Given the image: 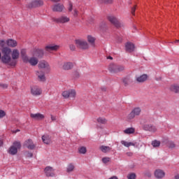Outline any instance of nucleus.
Here are the masks:
<instances>
[{"instance_id": "22", "label": "nucleus", "mask_w": 179, "mask_h": 179, "mask_svg": "<svg viewBox=\"0 0 179 179\" xmlns=\"http://www.w3.org/2000/svg\"><path fill=\"white\" fill-rule=\"evenodd\" d=\"M34 57H37L38 58H43L44 55V50L43 49H36L33 53Z\"/></svg>"}, {"instance_id": "18", "label": "nucleus", "mask_w": 179, "mask_h": 179, "mask_svg": "<svg viewBox=\"0 0 179 179\" xmlns=\"http://www.w3.org/2000/svg\"><path fill=\"white\" fill-rule=\"evenodd\" d=\"M166 176V173H164V171L162 169H157L155 171V177L157 179H162L164 178V176Z\"/></svg>"}, {"instance_id": "6", "label": "nucleus", "mask_w": 179, "mask_h": 179, "mask_svg": "<svg viewBox=\"0 0 179 179\" xmlns=\"http://www.w3.org/2000/svg\"><path fill=\"white\" fill-rule=\"evenodd\" d=\"M22 148V145H20V142L15 141L13 143V145L9 148L8 153L12 155H16L17 153V149H20Z\"/></svg>"}, {"instance_id": "53", "label": "nucleus", "mask_w": 179, "mask_h": 179, "mask_svg": "<svg viewBox=\"0 0 179 179\" xmlns=\"http://www.w3.org/2000/svg\"><path fill=\"white\" fill-rule=\"evenodd\" d=\"M3 145V141L0 139V148Z\"/></svg>"}, {"instance_id": "26", "label": "nucleus", "mask_w": 179, "mask_h": 179, "mask_svg": "<svg viewBox=\"0 0 179 179\" xmlns=\"http://www.w3.org/2000/svg\"><path fill=\"white\" fill-rule=\"evenodd\" d=\"M42 141L43 143H45L46 145H50V143H51V138L48 134H44L42 136Z\"/></svg>"}, {"instance_id": "61", "label": "nucleus", "mask_w": 179, "mask_h": 179, "mask_svg": "<svg viewBox=\"0 0 179 179\" xmlns=\"http://www.w3.org/2000/svg\"><path fill=\"white\" fill-rule=\"evenodd\" d=\"M15 1H20V0H15Z\"/></svg>"}, {"instance_id": "48", "label": "nucleus", "mask_w": 179, "mask_h": 179, "mask_svg": "<svg viewBox=\"0 0 179 179\" xmlns=\"http://www.w3.org/2000/svg\"><path fill=\"white\" fill-rule=\"evenodd\" d=\"M0 87L1 89H8V85L6 84H0Z\"/></svg>"}, {"instance_id": "32", "label": "nucleus", "mask_w": 179, "mask_h": 179, "mask_svg": "<svg viewBox=\"0 0 179 179\" xmlns=\"http://www.w3.org/2000/svg\"><path fill=\"white\" fill-rule=\"evenodd\" d=\"M96 122H98V124L105 125V124H107V119L103 117H99L96 119Z\"/></svg>"}, {"instance_id": "21", "label": "nucleus", "mask_w": 179, "mask_h": 179, "mask_svg": "<svg viewBox=\"0 0 179 179\" xmlns=\"http://www.w3.org/2000/svg\"><path fill=\"white\" fill-rule=\"evenodd\" d=\"M125 48L127 52H134L135 50V45L132 43L128 42L125 45Z\"/></svg>"}, {"instance_id": "49", "label": "nucleus", "mask_w": 179, "mask_h": 179, "mask_svg": "<svg viewBox=\"0 0 179 179\" xmlns=\"http://www.w3.org/2000/svg\"><path fill=\"white\" fill-rule=\"evenodd\" d=\"M135 10H136V6H134L131 8V14L133 15V16H135Z\"/></svg>"}, {"instance_id": "1", "label": "nucleus", "mask_w": 179, "mask_h": 179, "mask_svg": "<svg viewBox=\"0 0 179 179\" xmlns=\"http://www.w3.org/2000/svg\"><path fill=\"white\" fill-rule=\"evenodd\" d=\"M1 52L3 54V56H1L0 58L1 62H3V64H8L10 66H15V65L11 64L12 57H10V52H12V50L9 48H4L1 49Z\"/></svg>"}, {"instance_id": "33", "label": "nucleus", "mask_w": 179, "mask_h": 179, "mask_svg": "<svg viewBox=\"0 0 179 179\" xmlns=\"http://www.w3.org/2000/svg\"><path fill=\"white\" fill-rule=\"evenodd\" d=\"M121 143L125 146V148H129V146H135V143L133 142H128L125 141H122Z\"/></svg>"}, {"instance_id": "31", "label": "nucleus", "mask_w": 179, "mask_h": 179, "mask_svg": "<svg viewBox=\"0 0 179 179\" xmlns=\"http://www.w3.org/2000/svg\"><path fill=\"white\" fill-rule=\"evenodd\" d=\"M170 90H171V92H174V93H178L179 92V85L177 84L172 85L170 87Z\"/></svg>"}, {"instance_id": "11", "label": "nucleus", "mask_w": 179, "mask_h": 179, "mask_svg": "<svg viewBox=\"0 0 179 179\" xmlns=\"http://www.w3.org/2000/svg\"><path fill=\"white\" fill-rule=\"evenodd\" d=\"M125 69V67L124 66H116L114 64L110 65L109 67V71L110 72H113V73H118V72H122Z\"/></svg>"}, {"instance_id": "35", "label": "nucleus", "mask_w": 179, "mask_h": 179, "mask_svg": "<svg viewBox=\"0 0 179 179\" xmlns=\"http://www.w3.org/2000/svg\"><path fill=\"white\" fill-rule=\"evenodd\" d=\"M87 41L88 43H90V44H91L92 45H94V41H96V38H94V37L89 35L87 36Z\"/></svg>"}, {"instance_id": "5", "label": "nucleus", "mask_w": 179, "mask_h": 179, "mask_svg": "<svg viewBox=\"0 0 179 179\" xmlns=\"http://www.w3.org/2000/svg\"><path fill=\"white\" fill-rule=\"evenodd\" d=\"M19 57H20V53L19 52V50L14 49L11 52V65H14L16 66V64H17V60L19 59Z\"/></svg>"}, {"instance_id": "44", "label": "nucleus", "mask_w": 179, "mask_h": 179, "mask_svg": "<svg viewBox=\"0 0 179 179\" xmlns=\"http://www.w3.org/2000/svg\"><path fill=\"white\" fill-rule=\"evenodd\" d=\"M68 10L69 12H72V10H73V5H72V3H69Z\"/></svg>"}, {"instance_id": "51", "label": "nucleus", "mask_w": 179, "mask_h": 179, "mask_svg": "<svg viewBox=\"0 0 179 179\" xmlns=\"http://www.w3.org/2000/svg\"><path fill=\"white\" fill-rule=\"evenodd\" d=\"M51 120H52V121H56L57 120V117H55V116H54V115H51Z\"/></svg>"}, {"instance_id": "39", "label": "nucleus", "mask_w": 179, "mask_h": 179, "mask_svg": "<svg viewBox=\"0 0 179 179\" xmlns=\"http://www.w3.org/2000/svg\"><path fill=\"white\" fill-rule=\"evenodd\" d=\"M86 152H87L86 147H81L79 148V153H80L81 155L86 154Z\"/></svg>"}, {"instance_id": "2", "label": "nucleus", "mask_w": 179, "mask_h": 179, "mask_svg": "<svg viewBox=\"0 0 179 179\" xmlns=\"http://www.w3.org/2000/svg\"><path fill=\"white\" fill-rule=\"evenodd\" d=\"M52 20L59 24H66L71 22V18L66 15H61L59 17H52Z\"/></svg>"}, {"instance_id": "30", "label": "nucleus", "mask_w": 179, "mask_h": 179, "mask_svg": "<svg viewBox=\"0 0 179 179\" xmlns=\"http://www.w3.org/2000/svg\"><path fill=\"white\" fill-rule=\"evenodd\" d=\"M124 133L127 135H131V134H135V129L134 127H129L124 130Z\"/></svg>"}, {"instance_id": "10", "label": "nucleus", "mask_w": 179, "mask_h": 179, "mask_svg": "<svg viewBox=\"0 0 179 179\" xmlns=\"http://www.w3.org/2000/svg\"><path fill=\"white\" fill-rule=\"evenodd\" d=\"M108 20H109V22L117 28L121 27V26H122L121 22H120L118 19H117V17L114 15L108 16Z\"/></svg>"}, {"instance_id": "43", "label": "nucleus", "mask_w": 179, "mask_h": 179, "mask_svg": "<svg viewBox=\"0 0 179 179\" xmlns=\"http://www.w3.org/2000/svg\"><path fill=\"white\" fill-rule=\"evenodd\" d=\"M168 146L170 149H173V148H176V144L173 141H169L168 143Z\"/></svg>"}, {"instance_id": "37", "label": "nucleus", "mask_w": 179, "mask_h": 179, "mask_svg": "<svg viewBox=\"0 0 179 179\" xmlns=\"http://www.w3.org/2000/svg\"><path fill=\"white\" fill-rule=\"evenodd\" d=\"M109 162H111V158H110L108 157H105L102 158V162L104 164H107V163H109Z\"/></svg>"}, {"instance_id": "25", "label": "nucleus", "mask_w": 179, "mask_h": 179, "mask_svg": "<svg viewBox=\"0 0 179 179\" xmlns=\"http://www.w3.org/2000/svg\"><path fill=\"white\" fill-rule=\"evenodd\" d=\"M64 71H69L73 68V63L71 62H64L62 66Z\"/></svg>"}, {"instance_id": "12", "label": "nucleus", "mask_w": 179, "mask_h": 179, "mask_svg": "<svg viewBox=\"0 0 179 179\" xmlns=\"http://www.w3.org/2000/svg\"><path fill=\"white\" fill-rule=\"evenodd\" d=\"M64 9H65V6L62 3H56L52 6V10L53 12H63Z\"/></svg>"}, {"instance_id": "59", "label": "nucleus", "mask_w": 179, "mask_h": 179, "mask_svg": "<svg viewBox=\"0 0 179 179\" xmlns=\"http://www.w3.org/2000/svg\"><path fill=\"white\" fill-rule=\"evenodd\" d=\"M176 43H179V40H177V41H176Z\"/></svg>"}, {"instance_id": "34", "label": "nucleus", "mask_w": 179, "mask_h": 179, "mask_svg": "<svg viewBox=\"0 0 179 179\" xmlns=\"http://www.w3.org/2000/svg\"><path fill=\"white\" fill-rule=\"evenodd\" d=\"M75 170V164H69L66 168L67 173H72Z\"/></svg>"}, {"instance_id": "14", "label": "nucleus", "mask_w": 179, "mask_h": 179, "mask_svg": "<svg viewBox=\"0 0 179 179\" xmlns=\"http://www.w3.org/2000/svg\"><path fill=\"white\" fill-rule=\"evenodd\" d=\"M25 64H29L31 66H36L37 64H38V59L35 57H32L31 58H27V61L24 62Z\"/></svg>"}, {"instance_id": "54", "label": "nucleus", "mask_w": 179, "mask_h": 179, "mask_svg": "<svg viewBox=\"0 0 179 179\" xmlns=\"http://www.w3.org/2000/svg\"><path fill=\"white\" fill-rule=\"evenodd\" d=\"M101 89L102 92H106V87H101Z\"/></svg>"}, {"instance_id": "60", "label": "nucleus", "mask_w": 179, "mask_h": 179, "mask_svg": "<svg viewBox=\"0 0 179 179\" xmlns=\"http://www.w3.org/2000/svg\"><path fill=\"white\" fill-rule=\"evenodd\" d=\"M0 59H1V52H0Z\"/></svg>"}, {"instance_id": "19", "label": "nucleus", "mask_w": 179, "mask_h": 179, "mask_svg": "<svg viewBox=\"0 0 179 179\" xmlns=\"http://www.w3.org/2000/svg\"><path fill=\"white\" fill-rule=\"evenodd\" d=\"M59 48L58 45H48L45 47V51L48 52H51V51H57Z\"/></svg>"}, {"instance_id": "27", "label": "nucleus", "mask_w": 179, "mask_h": 179, "mask_svg": "<svg viewBox=\"0 0 179 179\" xmlns=\"http://www.w3.org/2000/svg\"><path fill=\"white\" fill-rule=\"evenodd\" d=\"M136 80L137 82H138V83H142L143 82H145V80H148V75L143 74L142 76H140L136 78Z\"/></svg>"}, {"instance_id": "3", "label": "nucleus", "mask_w": 179, "mask_h": 179, "mask_svg": "<svg viewBox=\"0 0 179 179\" xmlns=\"http://www.w3.org/2000/svg\"><path fill=\"white\" fill-rule=\"evenodd\" d=\"M75 44L80 50H89V43L84 39H76Z\"/></svg>"}, {"instance_id": "7", "label": "nucleus", "mask_w": 179, "mask_h": 179, "mask_svg": "<svg viewBox=\"0 0 179 179\" xmlns=\"http://www.w3.org/2000/svg\"><path fill=\"white\" fill-rule=\"evenodd\" d=\"M44 5V1L43 0H32L31 2L27 4V8L31 9L33 8H39Z\"/></svg>"}, {"instance_id": "50", "label": "nucleus", "mask_w": 179, "mask_h": 179, "mask_svg": "<svg viewBox=\"0 0 179 179\" xmlns=\"http://www.w3.org/2000/svg\"><path fill=\"white\" fill-rule=\"evenodd\" d=\"M26 156L27 157H31L33 156V153L27 152Z\"/></svg>"}, {"instance_id": "8", "label": "nucleus", "mask_w": 179, "mask_h": 179, "mask_svg": "<svg viewBox=\"0 0 179 179\" xmlns=\"http://www.w3.org/2000/svg\"><path fill=\"white\" fill-rule=\"evenodd\" d=\"M62 95L64 99H75L76 97V91L75 90H69L64 91Z\"/></svg>"}, {"instance_id": "24", "label": "nucleus", "mask_w": 179, "mask_h": 179, "mask_svg": "<svg viewBox=\"0 0 179 179\" xmlns=\"http://www.w3.org/2000/svg\"><path fill=\"white\" fill-rule=\"evenodd\" d=\"M6 44L8 45V47H10L11 48H15V47H17V41H16L13 39L7 40Z\"/></svg>"}, {"instance_id": "45", "label": "nucleus", "mask_w": 179, "mask_h": 179, "mask_svg": "<svg viewBox=\"0 0 179 179\" xmlns=\"http://www.w3.org/2000/svg\"><path fill=\"white\" fill-rule=\"evenodd\" d=\"M72 15H73L74 17H78V11L77 10L76 8L73 9V11L72 13Z\"/></svg>"}, {"instance_id": "29", "label": "nucleus", "mask_w": 179, "mask_h": 179, "mask_svg": "<svg viewBox=\"0 0 179 179\" xmlns=\"http://www.w3.org/2000/svg\"><path fill=\"white\" fill-rule=\"evenodd\" d=\"M99 149L103 153H108V152H111V147L110 146L101 145Z\"/></svg>"}, {"instance_id": "16", "label": "nucleus", "mask_w": 179, "mask_h": 179, "mask_svg": "<svg viewBox=\"0 0 179 179\" xmlns=\"http://www.w3.org/2000/svg\"><path fill=\"white\" fill-rule=\"evenodd\" d=\"M31 93L33 96H40L43 92L41 91V88L34 86L31 88Z\"/></svg>"}, {"instance_id": "13", "label": "nucleus", "mask_w": 179, "mask_h": 179, "mask_svg": "<svg viewBox=\"0 0 179 179\" xmlns=\"http://www.w3.org/2000/svg\"><path fill=\"white\" fill-rule=\"evenodd\" d=\"M35 74L37 76L40 82H45V73L41 70L35 71Z\"/></svg>"}, {"instance_id": "36", "label": "nucleus", "mask_w": 179, "mask_h": 179, "mask_svg": "<svg viewBox=\"0 0 179 179\" xmlns=\"http://www.w3.org/2000/svg\"><path fill=\"white\" fill-rule=\"evenodd\" d=\"M5 45H6V42H5L3 40L0 41V48L1 50H3V48H8V47Z\"/></svg>"}, {"instance_id": "55", "label": "nucleus", "mask_w": 179, "mask_h": 179, "mask_svg": "<svg viewBox=\"0 0 179 179\" xmlns=\"http://www.w3.org/2000/svg\"><path fill=\"white\" fill-rule=\"evenodd\" d=\"M52 1V2H59V1H61V0H51Z\"/></svg>"}, {"instance_id": "56", "label": "nucleus", "mask_w": 179, "mask_h": 179, "mask_svg": "<svg viewBox=\"0 0 179 179\" xmlns=\"http://www.w3.org/2000/svg\"><path fill=\"white\" fill-rule=\"evenodd\" d=\"M175 179H179V175L178 174L175 176Z\"/></svg>"}, {"instance_id": "17", "label": "nucleus", "mask_w": 179, "mask_h": 179, "mask_svg": "<svg viewBox=\"0 0 179 179\" xmlns=\"http://www.w3.org/2000/svg\"><path fill=\"white\" fill-rule=\"evenodd\" d=\"M143 129H144V131H149V132H156V131H157L156 126L152 124H144Z\"/></svg>"}, {"instance_id": "28", "label": "nucleus", "mask_w": 179, "mask_h": 179, "mask_svg": "<svg viewBox=\"0 0 179 179\" xmlns=\"http://www.w3.org/2000/svg\"><path fill=\"white\" fill-rule=\"evenodd\" d=\"M27 51L26 49H22L20 51L21 57L22 58L23 62L25 61H27V59L29 58V56L26 54Z\"/></svg>"}, {"instance_id": "47", "label": "nucleus", "mask_w": 179, "mask_h": 179, "mask_svg": "<svg viewBox=\"0 0 179 179\" xmlns=\"http://www.w3.org/2000/svg\"><path fill=\"white\" fill-rule=\"evenodd\" d=\"M69 48L71 51H75L76 50V46H75L73 44H71L69 45Z\"/></svg>"}, {"instance_id": "57", "label": "nucleus", "mask_w": 179, "mask_h": 179, "mask_svg": "<svg viewBox=\"0 0 179 179\" xmlns=\"http://www.w3.org/2000/svg\"><path fill=\"white\" fill-rule=\"evenodd\" d=\"M107 59H113V57L108 56V57H107Z\"/></svg>"}, {"instance_id": "9", "label": "nucleus", "mask_w": 179, "mask_h": 179, "mask_svg": "<svg viewBox=\"0 0 179 179\" xmlns=\"http://www.w3.org/2000/svg\"><path fill=\"white\" fill-rule=\"evenodd\" d=\"M38 68H39V69H45V73H50L51 71L50 64L44 60L38 63Z\"/></svg>"}, {"instance_id": "20", "label": "nucleus", "mask_w": 179, "mask_h": 179, "mask_svg": "<svg viewBox=\"0 0 179 179\" xmlns=\"http://www.w3.org/2000/svg\"><path fill=\"white\" fill-rule=\"evenodd\" d=\"M31 118H33L34 120H36V121H40L41 120H44L45 116L44 115L41 113H31L30 114Z\"/></svg>"}, {"instance_id": "4", "label": "nucleus", "mask_w": 179, "mask_h": 179, "mask_svg": "<svg viewBox=\"0 0 179 179\" xmlns=\"http://www.w3.org/2000/svg\"><path fill=\"white\" fill-rule=\"evenodd\" d=\"M142 110L139 107L134 108L131 113L127 115L128 121H131V120H134L135 117H138L141 115Z\"/></svg>"}, {"instance_id": "40", "label": "nucleus", "mask_w": 179, "mask_h": 179, "mask_svg": "<svg viewBox=\"0 0 179 179\" xmlns=\"http://www.w3.org/2000/svg\"><path fill=\"white\" fill-rule=\"evenodd\" d=\"M131 82V78L127 77L123 79V83H124L125 86H128V85Z\"/></svg>"}, {"instance_id": "38", "label": "nucleus", "mask_w": 179, "mask_h": 179, "mask_svg": "<svg viewBox=\"0 0 179 179\" xmlns=\"http://www.w3.org/2000/svg\"><path fill=\"white\" fill-rule=\"evenodd\" d=\"M152 145L153 148H159L160 146V141L155 140L152 142Z\"/></svg>"}, {"instance_id": "42", "label": "nucleus", "mask_w": 179, "mask_h": 179, "mask_svg": "<svg viewBox=\"0 0 179 179\" xmlns=\"http://www.w3.org/2000/svg\"><path fill=\"white\" fill-rule=\"evenodd\" d=\"M99 3H113V0H99Z\"/></svg>"}, {"instance_id": "41", "label": "nucleus", "mask_w": 179, "mask_h": 179, "mask_svg": "<svg viewBox=\"0 0 179 179\" xmlns=\"http://www.w3.org/2000/svg\"><path fill=\"white\" fill-rule=\"evenodd\" d=\"M127 179H136V174L131 173L127 175Z\"/></svg>"}, {"instance_id": "23", "label": "nucleus", "mask_w": 179, "mask_h": 179, "mask_svg": "<svg viewBox=\"0 0 179 179\" xmlns=\"http://www.w3.org/2000/svg\"><path fill=\"white\" fill-rule=\"evenodd\" d=\"M24 146L27 148V149H29L30 150H33V149L36 148V145H34V143H33V141L30 139L25 141Z\"/></svg>"}, {"instance_id": "46", "label": "nucleus", "mask_w": 179, "mask_h": 179, "mask_svg": "<svg viewBox=\"0 0 179 179\" xmlns=\"http://www.w3.org/2000/svg\"><path fill=\"white\" fill-rule=\"evenodd\" d=\"M6 115V113L3 111V110H0V118H3Z\"/></svg>"}, {"instance_id": "58", "label": "nucleus", "mask_w": 179, "mask_h": 179, "mask_svg": "<svg viewBox=\"0 0 179 179\" xmlns=\"http://www.w3.org/2000/svg\"><path fill=\"white\" fill-rule=\"evenodd\" d=\"M148 177H151V175H150V173H149V174H148Z\"/></svg>"}, {"instance_id": "15", "label": "nucleus", "mask_w": 179, "mask_h": 179, "mask_svg": "<svg viewBox=\"0 0 179 179\" xmlns=\"http://www.w3.org/2000/svg\"><path fill=\"white\" fill-rule=\"evenodd\" d=\"M44 171L46 177H54V176H55V173H54V169L51 166H46Z\"/></svg>"}, {"instance_id": "52", "label": "nucleus", "mask_w": 179, "mask_h": 179, "mask_svg": "<svg viewBox=\"0 0 179 179\" xmlns=\"http://www.w3.org/2000/svg\"><path fill=\"white\" fill-rule=\"evenodd\" d=\"M127 155L130 157L133 155L132 152H127Z\"/></svg>"}]
</instances>
